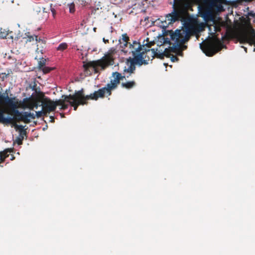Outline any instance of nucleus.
<instances>
[{"label":"nucleus","mask_w":255,"mask_h":255,"mask_svg":"<svg viewBox=\"0 0 255 255\" xmlns=\"http://www.w3.org/2000/svg\"><path fill=\"white\" fill-rule=\"evenodd\" d=\"M186 12L178 8H174L173 11L165 17V22L168 25L176 21L183 22L185 30L176 29L175 31L167 30L164 33V36H169L170 39L175 40L176 44L171 48L173 51L178 50L181 44H184L190 38L192 33L195 32V22L191 18L187 16Z\"/></svg>","instance_id":"1"},{"label":"nucleus","mask_w":255,"mask_h":255,"mask_svg":"<svg viewBox=\"0 0 255 255\" xmlns=\"http://www.w3.org/2000/svg\"><path fill=\"white\" fill-rule=\"evenodd\" d=\"M130 50L129 53H131L133 57H130L126 59V64L127 67H125L124 69V72H128L130 73H134L135 71V65H138L141 66L146 63V60H143L141 54H136L137 52L139 51L140 46L129 44Z\"/></svg>","instance_id":"2"},{"label":"nucleus","mask_w":255,"mask_h":255,"mask_svg":"<svg viewBox=\"0 0 255 255\" xmlns=\"http://www.w3.org/2000/svg\"><path fill=\"white\" fill-rule=\"evenodd\" d=\"M98 97L94 92L89 95L85 96L84 94L83 89L79 91H76L74 94L69 95V104L76 111L79 105H84L88 104V100H92L97 101Z\"/></svg>","instance_id":"3"},{"label":"nucleus","mask_w":255,"mask_h":255,"mask_svg":"<svg viewBox=\"0 0 255 255\" xmlns=\"http://www.w3.org/2000/svg\"><path fill=\"white\" fill-rule=\"evenodd\" d=\"M112 77H114V79L111 80L110 83H108L105 87L95 92L98 98H103L105 96L107 97L111 96L112 91L117 88L121 81L123 80L125 77L118 72H113Z\"/></svg>","instance_id":"4"},{"label":"nucleus","mask_w":255,"mask_h":255,"mask_svg":"<svg viewBox=\"0 0 255 255\" xmlns=\"http://www.w3.org/2000/svg\"><path fill=\"white\" fill-rule=\"evenodd\" d=\"M223 47H226V46H224L222 41L217 38L212 42L200 44L201 49L208 56H213Z\"/></svg>","instance_id":"5"},{"label":"nucleus","mask_w":255,"mask_h":255,"mask_svg":"<svg viewBox=\"0 0 255 255\" xmlns=\"http://www.w3.org/2000/svg\"><path fill=\"white\" fill-rule=\"evenodd\" d=\"M114 64V59L112 56L110 55H107L97 61L84 64L83 68L85 71H88L89 68L92 67H101L102 69H104L110 65H113Z\"/></svg>","instance_id":"6"},{"label":"nucleus","mask_w":255,"mask_h":255,"mask_svg":"<svg viewBox=\"0 0 255 255\" xmlns=\"http://www.w3.org/2000/svg\"><path fill=\"white\" fill-rule=\"evenodd\" d=\"M136 44L137 46L139 45L140 46V50H139V51L137 52L136 54H142L143 57L142 59L143 60H146V63L145 65L147 64L148 63V61L150 59L152 60L155 57L160 58L158 56L160 53H158L157 52V49H156V50L154 48L150 49H147L144 47V45H141L140 42L136 41H133L131 45H136Z\"/></svg>","instance_id":"7"},{"label":"nucleus","mask_w":255,"mask_h":255,"mask_svg":"<svg viewBox=\"0 0 255 255\" xmlns=\"http://www.w3.org/2000/svg\"><path fill=\"white\" fill-rule=\"evenodd\" d=\"M165 36L164 35V37H163V39H164L163 43H167V44L171 45L172 44L170 41L171 40L174 41V43H173V45L172 46L169 47V48H168V49L166 48L163 53H161L159 54L158 57L160 59H163L164 56L170 57L171 52L176 53L178 55H182V49H181V47H182V45L183 44H181L180 48L178 50L173 51L171 48L173 47L174 45H175L176 44V41L175 40H171V39H170V38H165ZM186 48H187V46L184 45L183 46V50H185Z\"/></svg>","instance_id":"8"},{"label":"nucleus","mask_w":255,"mask_h":255,"mask_svg":"<svg viewBox=\"0 0 255 255\" xmlns=\"http://www.w3.org/2000/svg\"><path fill=\"white\" fill-rule=\"evenodd\" d=\"M238 40L240 43H249L250 45L255 46V30L251 29L250 32H245L240 33L237 37ZM255 51V48L254 50Z\"/></svg>","instance_id":"9"},{"label":"nucleus","mask_w":255,"mask_h":255,"mask_svg":"<svg viewBox=\"0 0 255 255\" xmlns=\"http://www.w3.org/2000/svg\"><path fill=\"white\" fill-rule=\"evenodd\" d=\"M11 114L13 116V118H12L13 119H15V120L17 122H23L26 124H29L30 123V119H35V116L33 113H28L27 112L21 113L17 109L12 112Z\"/></svg>","instance_id":"10"},{"label":"nucleus","mask_w":255,"mask_h":255,"mask_svg":"<svg viewBox=\"0 0 255 255\" xmlns=\"http://www.w3.org/2000/svg\"><path fill=\"white\" fill-rule=\"evenodd\" d=\"M39 102H41L42 109L44 110L47 114L53 112L56 109L54 101L45 97L42 93L39 97Z\"/></svg>","instance_id":"11"},{"label":"nucleus","mask_w":255,"mask_h":255,"mask_svg":"<svg viewBox=\"0 0 255 255\" xmlns=\"http://www.w3.org/2000/svg\"><path fill=\"white\" fill-rule=\"evenodd\" d=\"M0 102L4 101L10 107L11 112L19 107L18 99L15 97L9 98L7 94L6 96L0 94Z\"/></svg>","instance_id":"12"},{"label":"nucleus","mask_w":255,"mask_h":255,"mask_svg":"<svg viewBox=\"0 0 255 255\" xmlns=\"http://www.w3.org/2000/svg\"><path fill=\"white\" fill-rule=\"evenodd\" d=\"M129 41V37L127 33H124L122 35V37L119 40V44H120V48L122 49V51L125 54L129 53L128 50L126 48L128 47L129 48V44H132V43H130Z\"/></svg>","instance_id":"13"},{"label":"nucleus","mask_w":255,"mask_h":255,"mask_svg":"<svg viewBox=\"0 0 255 255\" xmlns=\"http://www.w3.org/2000/svg\"><path fill=\"white\" fill-rule=\"evenodd\" d=\"M61 99H59L54 101V105H55V109L57 106H61L60 110H66L68 108L69 105L66 104V102L69 101V95H62Z\"/></svg>","instance_id":"14"},{"label":"nucleus","mask_w":255,"mask_h":255,"mask_svg":"<svg viewBox=\"0 0 255 255\" xmlns=\"http://www.w3.org/2000/svg\"><path fill=\"white\" fill-rule=\"evenodd\" d=\"M34 104V99L30 100V99L25 98L23 99V102L21 104V106L22 108L26 107L30 110H33Z\"/></svg>","instance_id":"15"},{"label":"nucleus","mask_w":255,"mask_h":255,"mask_svg":"<svg viewBox=\"0 0 255 255\" xmlns=\"http://www.w3.org/2000/svg\"><path fill=\"white\" fill-rule=\"evenodd\" d=\"M5 111L2 109H0V122L3 124H10L13 121V119L10 117L5 118L4 116Z\"/></svg>","instance_id":"16"},{"label":"nucleus","mask_w":255,"mask_h":255,"mask_svg":"<svg viewBox=\"0 0 255 255\" xmlns=\"http://www.w3.org/2000/svg\"><path fill=\"white\" fill-rule=\"evenodd\" d=\"M136 85V83L134 81H128L127 82H122L121 84V86L123 88H126L127 89H130L133 88Z\"/></svg>","instance_id":"17"},{"label":"nucleus","mask_w":255,"mask_h":255,"mask_svg":"<svg viewBox=\"0 0 255 255\" xmlns=\"http://www.w3.org/2000/svg\"><path fill=\"white\" fill-rule=\"evenodd\" d=\"M11 152V149H6L3 151L0 152V159L2 162H3L6 158H7L8 156V153H10Z\"/></svg>","instance_id":"18"},{"label":"nucleus","mask_w":255,"mask_h":255,"mask_svg":"<svg viewBox=\"0 0 255 255\" xmlns=\"http://www.w3.org/2000/svg\"><path fill=\"white\" fill-rule=\"evenodd\" d=\"M15 128L16 130H18L19 132V136H23L24 137V135H25L26 134V131L25 129H24L23 126L22 125H15Z\"/></svg>","instance_id":"19"},{"label":"nucleus","mask_w":255,"mask_h":255,"mask_svg":"<svg viewBox=\"0 0 255 255\" xmlns=\"http://www.w3.org/2000/svg\"><path fill=\"white\" fill-rule=\"evenodd\" d=\"M8 35V30L5 29L0 28V37L2 38H6L7 36Z\"/></svg>","instance_id":"20"},{"label":"nucleus","mask_w":255,"mask_h":255,"mask_svg":"<svg viewBox=\"0 0 255 255\" xmlns=\"http://www.w3.org/2000/svg\"><path fill=\"white\" fill-rule=\"evenodd\" d=\"M35 40L36 41H40L41 40L40 38H38V36L33 35H28L27 37L26 42H31Z\"/></svg>","instance_id":"21"},{"label":"nucleus","mask_w":255,"mask_h":255,"mask_svg":"<svg viewBox=\"0 0 255 255\" xmlns=\"http://www.w3.org/2000/svg\"><path fill=\"white\" fill-rule=\"evenodd\" d=\"M147 0H129V2H130L131 3H134L135 5L138 4L139 6H141L144 5V3L143 2Z\"/></svg>","instance_id":"22"},{"label":"nucleus","mask_w":255,"mask_h":255,"mask_svg":"<svg viewBox=\"0 0 255 255\" xmlns=\"http://www.w3.org/2000/svg\"><path fill=\"white\" fill-rule=\"evenodd\" d=\"M7 73H0V77L2 79V80H4L5 79H6L10 74L12 73V71L11 69H9L7 70Z\"/></svg>","instance_id":"23"},{"label":"nucleus","mask_w":255,"mask_h":255,"mask_svg":"<svg viewBox=\"0 0 255 255\" xmlns=\"http://www.w3.org/2000/svg\"><path fill=\"white\" fill-rule=\"evenodd\" d=\"M41 96V93L35 99H34V109H37L39 106H41V104L40 105L41 102H39V97Z\"/></svg>","instance_id":"24"},{"label":"nucleus","mask_w":255,"mask_h":255,"mask_svg":"<svg viewBox=\"0 0 255 255\" xmlns=\"http://www.w3.org/2000/svg\"><path fill=\"white\" fill-rule=\"evenodd\" d=\"M68 47V45L66 43L63 42L59 45L57 48V50L61 51H63L66 49Z\"/></svg>","instance_id":"25"},{"label":"nucleus","mask_w":255,"mask_h":255,"mask_svg":"<svg viewBox=\"0 0 255 255\" xmlns=\"http://www.w3.org/2000/svg\"><path fill=\"white\" fill-rule=\"evenodd\" d=\"M47 114L46 112H45L44 110H43L41 111L36 112V115H34L35 118L37 117V118H39L41 117L43 115H46Z\"/></svg>","instance_id":"26"},{"label":"nucleus","mask_w":255,"mask_h":255,"mask_svg":"<svg viewBox=\"0 0 255 255\" xmlns=\"http://www.w3.org/2000/svg\"><path fill=\"white\" fill-rule=\"evenodd\" d=\"M46 63V60L43 58H41L40 60L38 62V68L39 69H41L43 67L45 66Z\"/></svg>","instance_id":"27"},{"label":"nucleus","mask_w":255,"mask_h":255,"mask_svg":"<svg viewBox=\"0 0 255 255\" xmlns=\"http://www.w3.org/2000/svg\"><path fill=\"white\" fill-rule=\"evenodd\" d=\"M62 2L64 5H65L67 6H68V5H71V4H73V3H74V0H62Z\"/></svg>","instance_id":"28"},{"label":"nucleus","mask_w":255,"mask_h":255,"mask_svg":"<svg viewBox=\"0 0 255 255\" xmlns=\"http://www.w3.org/2000/svg\"><path fill=\"white\" fill-rule=\"evenodd\" d=\"M53 69V68H52L44 66L40 70H42L44 74H47L50 72Z\"/></svg>","instance_id":"29"},{"label":"nucleus","mask_w":255,"mask_h":255,"mask_svg":"<svg viewBox=\"0 0 255 255\" xmlns=\"http://www.w3.org/2000/svg\"><path fill=\"white\" fill-rule=\"evenodd\" d=\"M69 8V11L71 13H73L75 11V3L67 6Z\"/></svg>","instance_id":"30"},{"label":"nucleus","mask_w":255,"mask_h":255,"mask_svg":"<svg viewBox=\"0 0 255 255\" xmlns=\"http://www.w3.org/2000/svg\"><path fill=\"white\" fill-rule=\"evenodd\" d=\"M24 137L23 136H18L16 137L15 141L18 145L22 144V140H23Z\"/></svg>","instance_id":"31"},{"label":"nucleus","mask_w":255,"mask_h":255,"mask_svg":"<svg viewBox=\"0 0 255 255\" xmlns=\"http://www.w3.org/2000/svg\"><path fill=\"white\" fill-rule=\"evenodd\" d=\"M127 0H110V1L111 3L115 4H120L122 3H123Z\"/></svg>","instance_id":"32"},{"label":"nucleus","mask_w":255,"mask_h":255,"mask_svg":"<svg viewBox=\"0 0 255 255\" xmlns=\"http://www.w3.org/2000/svg\"><path fill=\"white\" fill-rule=\"evenodd\" d=\"M169 57L170 58L172 62H175V61H177L178 60V58L176 55H174L171 53H170V56Z\"/></svg>","instance_id":"33"},{"label":"nucleus","mask_w":255,"mask_h":255,"mask_svg":"<svg viewBox=\"0 0 255 255\" xmlns=\"http://www.w3.org/2000/svg\"><path fill=\"white\" fill-rule=\"evenodd\" d=\"M132 73H130L128 72H124L123 70V74L122 75V76H125L124 79H126L127 78H128L129 77V76L132 74Z\"/></svg>","instance_id":"34"},{"label":"nucleus","mask_w":255,"mask_h":255,"mask_svg":"<svg viewBox=\"0 0 255 255\" xmlns=\"http://www.w3.org/2000/svg\"><path fill=\"white\" fill-rule=\"evenodd\" d=\"M155 44V42L154 41H150V42H147L144 45L146 46L148 49H149V48H150L152 46L154 45Z\"/></svg>","instance_id":"35"},{"label":"nucleus","mask_w":255,"mask_h":255,"mask_svg":"<svg viewBox=\"0 0 255 255\" xmlns=\"http://www.w3.org/2000/svg\"><path fill=\"white\" fill-rule=\"evenodd\" d=\"M80 2L82 5L85 6L90 3V0H80Z\"/></svg>","instance_id":"36"},{"label":"nucleus","mask_w":255,"mask_h":255,"mask_svg":"<svg viewBox=\"0 0 255 255\" xmlns=\"http://www.w3.org/2000/svg\"><path fill=\"white\" fill-rule=\"evenodd\" d=\"M52 4H51L50 5V10H51V11L52 13L53 17H55V15L56 14V11L55 9V8L52 7Z\"/></svg>","instance_id":"37"},{"label":"nucleus","mask_w":255,"mask_h":255,"mask_svg":"<svg viewBox=\"0 0 255 255\" xmlns=\"http://www.w3.org/2000/svg\"><path fill=\"white\" fill-rule=\"evenodd\" d=\"M221 0H211V4L215 5L217 3L220 2Z\"/></svg>","instance_id":"38"},{"label":"nucleus","mask_w":255,"mask_h":255,"mask_svg":"<svg viewBox=\"0 0 255 255\" xmlns=\"http://www.w3.org/2000/svg\"><path fill=\"white\" fill-rule=\"evenodd\" d=\"M7 37L12 39L13 38V32L8 30V35L7 36Z\"/></svg>","instance_id":"39"},{"label":"nucleus","mask_w":255,"mask_h":255,"mask_svg":"<svg viewBox=\"0 0 255 255\" xmlns=\"http://www.w3.org/2000/svg\"><path fill=\"white\" fill-rule=\"evenodd\" d=\"M103 41L105 44L108 43L109 42V40L108 39H106L105 38H103Z\"/></svg>","instance_id":"40"},{"label":"nucleus","mask_w":255,"mask_h":255,"mask_svg":"<svg viewBox=\"0 0 255 255\" xmlns=\"http://www.w3.org/2000/svg\"><path fill=\"white\" fill-rule=\"evenodd\" d=\"M242 47L244 48V49H245V51H246V52H247V48L243 46H242Z\"/></svg>","instance_id":"41"},{"label":"nucleus","mask_w":255,"mask_h":255,"mask_svg":"<svg viewBox=\"0 0 255 255\" xmlns=\"http://www.w3.org/2000/svg\"><path fill=\"white\" fill-rule=\"evenodd\" d=\"M50 118L52 119V120H51V122H54V118H53V117H50Z\"/></svg>","instance_id":"42"},{"label":"nucleus","mask_w":255,"mask_h":255,"mask_svg":"<svg viewBox=\"0 0 255 255\" xmlns=\"http://www.w3.org/2000/svg\"><path fill=\"white\" fill-rule=\"evenodd\" d=\"M1 162H2V161H1V160L0 159V163Z\"/></svg>","instance_id":"43"}]
</instances>
